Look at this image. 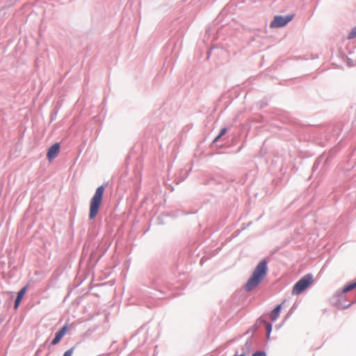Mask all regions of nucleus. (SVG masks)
<instances>
[{
    "instance_id": "9b49d317",
    "label": "nucleus",
    "mask_w": 356,
    "mask_h": 356,
    "mask_svg": "<svg viewBox=\"0 0 356 356\" xmlns=\"http://www.w3.org/2000/svg\"><path fill=\"white\" fill-rule=\"evenodd\" d=\"M226 131H227L226 128L222 129L220 130V133L218 134V135L213 140V143L217 142L226 133Z\"/></svg>"
},
{
    "instance_id": "423d86ee",
    "label": "nucleus",
    "mask_w": 356,
    "mask_h": 356,
    "mask_svg": "<svg viewBox=\"0 0 356 356\" xmlns=\"http://www.w3.org/2000/svg\"><path fill=\"white\" fill-rule=\"evenodd\" d=\"M67 331V326L64 325L56 334L54 339L51 341L52 345H56L61 340Z\"/></svg>"
},
{
    "instance_id": "f03ea898",
    "label": "nucleus",
    "mask_w": 356,
    "mask_h": 356,
    "mask_svg": "<svg viewBox=\"0 0 356 356\" xmlns=\"http://www.w3.org/2000/svg\"><path fill=\"white\" fill-rule=\"evenodd\" d=\"M104 191L105 187L104 186H99L90 201L89 218L90 220L94 219L98 214Z\"/></svg>"
},
{
    "instance_id": "dca6fc26",
    "label": "nucleus",
    "mask_w": 356,
    "mask_h": 356,
    "mask_svg": "<svg viewBox=\"0 0 356 356\" xmlns=\"http://www.w3.org/2000/svg\"><path fill=\"white\" fill-rule=\"evenodd\" d=\"M350 304L348 305L347 306L344 307V308H347L348 307H350Z\"/></svg>"
},
{
    "instance_id": "20e7f679",
    "label": "nucleus",
    "mask_w": 356,
    "mask_h": 356,
    "mask_svg": "<svg viewBox=\"0 0 356 356\" xmlns=\"http://www.w3.org/2000/svg\"><path fill=\"white\" fill-rule=\"evenodd\" d=\"M293 18L292 15L287 16H275L273 20L271 22L270 26L271 28L282 27L286 25Z\"/></svg>"
},
{
    "instance_id": "9d476101",
    "label": "nucleus",
    "mask_w": 356,
    "mask_h": 356,
    "mask_svg": "<svg viewBox=\"0 0 356 356\" xmlns=\"http://www.w3.org/2000/svg\"><path fill=\"white\" fill-rule=\"evenodd\" d=\"M251 347H252V341H251V340H248L245 342V343L244 344V346H243V351L244 352V353H250L251 350Z\"/></svg>"
},
{
    "instance_id": "7ed1b4c3",
    "label": "nucleus",
    "mask_w": 356,
    "mask_h": 356,
    "mask_svg": "<svg viewBox=\"0 0 356 356\" xmlns=\"http://www.w3.org/2000/svg\"><path fill=\"white\" fill-rule=\"evenodd\" d=\"M313 276L311 274H307L302 277L297 282L293 287V295H299L302 293L312 283Z\"/></svg>"
},
{
    "instance_id": "6e6552de",
    "label": "nucleus",
    "mask_w": 356,
    "mask_h": 356,
    "mask_svg": "<svg viewBox=\"0 0 356 356\" xmlns=\"http://www.w3.org/2000/svg\"><path fill=\"white\" fill-rule=\"evenodd\" d=\"M282 309V305H277L270 313V318L271 321H275L280 316V312Z\"/></svg>"
},
{
    "instance_id": "4468645a",
    "label": "nucleus",
    "mask_w": 356,
    "mask_h": 356,
    "mask_svg": "<svg viewBox=\"0 0 356 356\" xmlns=\"http://www.w3.org/2000/svg\"><path fill=\"white\" fill-rule=\"evenodd\" d=\"M74 348H71L64 353L63 356H72L74 353Z\"/></svg>"
},
{
    "instance_id": "f257e3e1",
    "label": "nucleus",
    "mask_w": 356,
    "mask_h": 356,
    "mask_svg": "<svg viewBox=\"0 0 356 356\" xmlns=\"http://www.w3.org/2000/svg\"><path fill=\"white\" fill-rule=\"evenodd\" d=\"M267 270V262L266 260L261 261L255 267L252 275L245 285V290L250 291L255 289L266 275Z\"/></svg>"
},
{
    "instance_id": "0eeeda50",
    "label": "nucleus",
    "mask_w": 356,
    "mask_h": 356,
    "mask_svg": "<svg viewBox=\"0 0 356 356\" xmlns=\"http://www.w3.org/2000/svg\"><path fill=\"white\" fill-rule=\"evenodd\" d=\"M26 291H27V286H26L23 287L18 292L15 302V305H14V308L15 309H17V307H19L20 302H21L22 299L23 298L24 296L25 295Z\"/></svg>"
},
{
    "instance_id": "2eb2a0df",
    "label": "nucleus",
    "mask_w": 356,
    "mask_h": 356,
    "mask_svg": "<svg viewBox=\"0 0 356 356\" xmlns=\"http://www.w3.org/2000/svg\"><path fill=\"white\" fill-rule=\"evenodd\" d=\"M252 356H266V353L264 351H257Z\"/></svg>"
},
{
    "instance_id": "1a4fd4ad",
    "label": "nucleus",
    "mask_w": 356,
    "mask_h": 356,
    "mask_svg": "<svg viewBox=\"0 0 356 356\" xmlns=\"http://www.w3.org/2000/svg\"><path fill=\"white\" fill-rule=\"evenodd\" d=\"M355 288H356V282H353V283H350V284H348L347 285H346L342 291H341V293H347L353 289H354Z\"/></svg>"
},
{
    "instance_id": "ddd939ff",
    "label": "nucleus",
    "mask_w": 356,
    "mask_h": 356,
    "mask_svg": "<svg viewBox=\"0 0 356 356\" xmlns=\"http://www.w3.org/2000/svg\"><path fill=\"white\" fill-rule=\"evenodd\" d=\"M266 332H267L266 337H267V339H269L270 334V332L272 330V325L270 323H266Z\"/></svg>"
},
{
    "instance_id": "39448f33",
    "label": "nucleus",
    "mask_w": 356,
    "mask_h": 356,
    "mask_svg": "<svg viewBox=\"0 0 356 356\" xmlns=\"http://www.w3.org/2000/svg\"><path fill=\"white\" fill-rule=\"evenodd\" d=\"M60 152V145L58 143L54 144L52 146L49 147L48 149L47 156L49 161H51L54 159Z\"/></svg>"
},
{
    "instance_id": "f8f14e48",
    "label": "nucleus",
    "mask_w": 356,
    "mask_h": 356,
    "mask_svg": "<svg viewBox=\"0 0 356 356\" xmlns=\"http://www.w3.org/2000/svg\"><path fill=\"white\" fill-rule=\"evenodd\" d=\"M356 38V26L354 27L348 35V39H354Z\"/></svg>"
}]
</instances>
